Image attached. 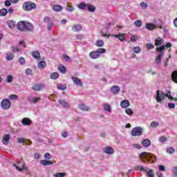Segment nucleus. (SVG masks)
<instances>
[{
    "mask_svg": "<svg viewBox=\"0 0 177 177\" xmlns=\"http://www.w3.org/2000/svg\"><path fill=\"white\" fill-rule=\"evenodd\" d=\"M17 28L22 32H30L34 30V26L27 21H20L17 24Z\"/></svg>",
    "mask_w": 177,
    "mask_h": 177,
    "instance_id": "obj_1",
    "label": "nucleus"
},
{
    "mask_svg": "<svg viewBox=\"0 0 177 177\" xmlns=\"http://www.w3.org/2000/svg\"><path fill=\"white\" fill-rule=\"evenodd\" d=\"M165 97H168L169 100H174V97L171 95V91H168L167 93L160 91V90L156 91V101L158 103H162V100H164Z\"/></svg>",
    "mask_w": 177,
    "mask_h": 177,
    "instance_id": "obj_2",
    "label": "nucleus"
},
{
    "mask_svg": "<svg viewBox=\"0 0 177 177\" xmlns=\"http://www.w3.org/2000/svg\"><path fill=\"white\" fill-rule=\"evenodd\" d=\"M156 50L158 53V55L156 56L155 59V62L156 63V64H160V62L162 59V56H164V52H165V46L157 47L156 48Z\"/></svg>",
    "mask_w": 177,
    "mask_h": 177,
    "instance_id": "obj_3",
    "label": "nucleus"
},
{
    "mask_svg": "<svg viewBox=\"0 0 177 177\" xmlns=\"http://www.w3.org/2000/svg\"><path fill=\"white\" fill-rule=\"evenodd\" d=\"M140 158H141L142 161H143V160H147V161H150V160H151L152 162L157 160V156L147 152L141 153L140 155Z\"/></svg>",
    "mask_w": 177,
    "mask_h": 177,
    "instance_id": "obj_4",
    "label": "nucleus"
},
{
    "mask_svg": "<svg viewBox=\"0 0 177 177\" xmlns=\"http://www.w3.org/2000/svg\"><path fill=\"white\" fill-rule=\"evenodd\" d=\"M102 53H106V49L98 48V49H97V50L91 51L89 53V57L93 59H99V57H100V55H102Z\"/></svg>",
    "mask_w": 177,
    "mask_h": 177,
    "instance_id": "obj_5",
    "label": "nucleus"
},
{
    "mask_svg": "<svg viewBox=\"0 0 177 177\" xmlns=\"http://www.w3.org/2000/svg\"><path fill=\"white\" fill-rule=\"evenodd\" d=\"M35 8H37V4L32 1H28L23 3V9L24 10H26V12L32 10V9H35Z\"/></svg>",
    "mask_w": 177,
    "mask_h": 177,
    "instance_id": "obj_6",
    "label": "nucleus"
},
{
    "mask_svg": "<svg viewBox=\"0 0 177 177\" xmlns=\"http://www.w3.org/2000/svg\"><path fill=\"white\" fill-rule=\"evenodd\" d=\"M143 135V128L141 127H134L131 130V136H142Z\"/></svg>",
    "mask_w": 177,
    "mask_h": 177,
    "instance_id": "obj_7",
    "label": "nucleus"
},
{
    "mask_svg": "<svg viewBox=\"0 0 177 177\" xmlns=\"http://www.w3.org/2000/svg\"><path fill=\"white\" fill-rule=\"evenodd\" d=\"M10 106H12V103L8 99H4L1 102V106L3 110L10 109Z\"/></svg>",
    "mask_w": 177,
    "mask_h": 177,
    "instance_id": "obj_8",
    "label": "nucleus"
},
{
    "mask_svg": "<svg viewBox=\"0 0 177 177\" xmlns=\"http://www.w3.org/2000/svg\"><path fill=\"white\" fill-rule=\"evenodd\" d=\"M139 169L142 172H147L149 177H154V171L153 169H149L143 166H140Z\"/></svg>",
    "mask_w": 177,
    "mask_h": 177,
    "instance_id": "obj_9",
    "label": "nucleus"
},
{
    "mask_svg": "<svg viewBox=\"0 0 177 177\" xmlns=\"http://www.w3.org/2000/svg\"><path fill=\"white\" fill-rule=\"evenodd\" d=\"M14 167L19 171H24L26 169V163L23 161L18 162V165L14 163Z\"/></svg>",
    "mask_w": 177,
    "mask_h": 177,
    "instance_id": "obj_10",
    "label": "nucleus"
},
{
    "mask_svg": "<svg viewBox=\"0 0 177 177\" xmlns=\"http://www.w3.org/2000/svg\"><path fill=\"white\" fill-rule=\"evenodd\" d=\"M45 88V85L41 84H36L32 86V91H35L36 92H39V91H42Z\"/></svg>",
    "mask_w": 177,
    "mask_h": 177,
    "instance_id": "obj_11",
    "label": "nucleus"
},
{
    "mask_svg": "<svg viewBox=\"0 0 177 177\" xmlns=\"http://www.w3.org/2000/svg\"><path fill=\"white\" fill-rule=\"evenodd\" d=\"M111 37H114L115 38H118L119 41H125L127 39V37L124 33H119L118 35H112Z\"/></svg>",
    "mask_w": 177,
    "mask_h": 177,
    "instance_id": "obj_12",
    "label": "nucleus"
},
{
    "mask_svg": "<svg viewBox=\"0 0 177 177\" xmlns=\"http://www.w3.org/2000/svg\"><path fill=\"white\" fill-rule=\"evenodd\" d=\"M129 106H131V103H129V101L127 100H124L120 102V106L122 109H127V107H129Z\"/></svg>",
    "mask_w": 177,
    "mask_h": 177,
    "instance_id": "obj_13",
    "label": "nucleus"
},
{
    "mask_svg": "<svg viewBox=\"0 0 177 177\" xmlns=\"http://www.w3.org/2000/svg\"><path fill=\"white\" fill-rule=\"evenodd\" d=\"M104 153H106V154H114V149L111 147H105L104 149Z\"/></svg>",
    "mask_w": 177,
    "mask_h": 177,
    "instance_id": "obj_14",
    "label": "nucleus"
},
{
    "mask_svg": "<svg viewBox=\"0 0 177 177\" xmlns=\"http://www.w3.org/2000/svg\"><path fill=\"white\" fill-rule=\"evenodd\" d=\"M120 91H121V88L118 86H113L111 88V93H113V95H117Z\"/></svg>",
    "mask_w": 177,
    "mask_h": 177,
    "instance_id": "obj_15",
    "label": "nucleus"
},
{
    "mask_svg": "<svg viewBox=\"0 0 177 177\" xmlns=\"http://www.w3.org/2000/svg\"><path fill=\"white\" fill-rule=\"evenodd\" d=\"M72 30L73 31H75L76 32H79L80 31H82V26H81L80 24H75L73 27H72Z\"/></svg>",
    "mask_w": 177,
    "mask_h": 177,
    "instance_id": "obj_16",
    "label": "nucleus"
},
{
    "mask_svg": "<svg viewBox=\"0 0 177 177\" xmlns=\"http://www.w3.org/2000/svg\"><path fill=\"white\" fill-rule=\"evenodd\" d=\"M31 55L33 59H36V60H39V59H41V54L37 50L32 51Z\"/></svg>",
    "mask_w": 177,
    "mask_h": 177,
    "instance_id": "obj_17",
    "label": "nucleus"
},
{
    "mask_svg": "<svg viewBox=\"0 0 177 177\" xmlns=\"http://www.w3.org/2000/svg\"><path fill=\"white\" fill-rule=\"evenodd\" d=\"M53 10L55 12H62L63 10V6H62L59 4H54L53 6Z\"/></svg>",
    "mask_w": 177,
    "mask_h": 177,
    "instance_id": "obj_18",
    "label": "nucleus"
},
{
    "mask_svg": "<svg viewBox=\"0 0 177 177\" xmlns=\"http://www.w3.org/2000/svg\"><path fill=\"white\" fill-rule=\"evenodd\" d=\"M72 80L77 85V86H82V82H81V79L77 77H72Z\"/></svg>",
    "mask_w": 177,
    "mask_h": 177,
    "instance_id": "obj_19",
    "label": "nucleus"
},
{
    "mask_svg": "<svg viewBox=\"0 0 177 177\" xmlns=\"http://www.w3.org/2000/svg\"><path fill=\"white\" fill-rule=\"evenodd\" d=\"M145 27L147 30H156V28H157V25L153 24L147 23Z\"/></svg>",
    "mask_w": 177,
    "mask_h": 177,
    "instance_id": "obj_20",
    "label": "nucleus"
},
{
    "mask_svg": "<svg viewBox=\"0 0 177 177\" xmlns=\"http://www.w3.org/2000/svg\"><path fill=\"white\" fill-rule=\"evenodd\" d=\"M32 122L28 118H24L21 120V123L23 124V125L28 126L32 124Z\"/></svg>",
    "mask_w": 177,
    "mask_h": 177,
    "instance_id": "obj_21",
    "label": "nucleus"
},
{
    "mask_svg": "<svg viewBox=\"0 0 177 177\" xmlns=\"http://www.w3.org/2000/svg\"><path fill=\"white\" fill-rule=\"evenodd\" d=\"M78 107H79L80 110H82V111H89V106H88L84 104H79Z\"/></svg>",
    "mask_w": 177,
    "mask_h": 177,
    "instance_id": "obj_22",
    "label": "nucleus"
},
{
    "mask_svg": "<svg viewBox=\"0 0 177 177\" xmlns=\"http://www.w3.org/2000/svg\"><path fill=\"white\" fill-rule=\"evenodd\" d=\"M10 140V135L9 134H6L3 137V145H8V142Z\"/></svg>",
    "mask_w": 177,
    "mask_h": 177,
    "instance_id": "obj_23",
    "label": "nucleus"
},
{
    "mask_svg": "<svg viewBox=\"0 0 177 177\" xmlns=\"http://www.w3.org/2000/svg\"><path fill=\"white\" fill-rule=\"evenodd\" d=\"M162 42H164V39H162V38L160 37H158L155 39V46H160Z\"/></svg>",
    "mask_w": 177,
    "mask_h": 177,
    "instance_id": "obj_24",
    "label": "nucleus"
},
{
    "mask_svg": "<svg viewBox=\"0 0 177 177\" xmlns=\"http://www.w3.org/2000/svg\"><path fill=\"white\" fill-rule=\"evenodd\" d=\"M142 145L145 147H149L151 145V142L149 139H145L144 140H142Z\"/></svg>",
    "mask_w": 177,
    "mask_h": 177,
    "instance_id": "obj_25",
    "label": "nucleus"
},
{
    "mask_svg": "<svg viewBox=\"0 0 177 177\" xmlns=\"http://www.w3.org/2000/svg\"><path fill=\"white\" fill-rule=\"evenodd\" d=\"M40 164H41V165H52V164H53V162L50 161V160H40Z\"/></svg>",
    "mask_w": 177,
    "mask_h": 177,
    "instance_id": "obj_26",
    "label": "nucleus"
},
{
    "mask_svg": "<svg viewBox=\"0 0 177 177\" xmlns=\"http://www.w3.org/2000/svg\"><path fill=\"white\" fill-rule=\"evenodd\" d=\"M171 80L173 82H175V84H177V71H174L171 73Z\"/></svg>",
    "mask_w": 177,
    "mask_h": 177,
    "instance_id": "obj_27",
    "label": "nucleus"
},
{
    "mask_svg": "<svg viewBox=\"0 0 177 177\" xmlns=\"http://www.w3.org/2000/svg\"><path fill=\"white\" fill-rule=\"evenodd\" d=\"M7 24H8L9 28H11V29H13V28H15V27H16V21H15L13 20L9 21Z\"/></svg>",
    "mask_w": 177,
    "mask_h": 177,
    "instance_id": "obj_28",
    "label": "nucleus"
},
{
    "mask_svg": "<svg viewBox=\"0 0 177 177\" xmlns=\"http://www.w3.org/2000/svg\"><path fill=\"white\" fill-rule=\"evenodd\" d=\"M38 67L40 70H44L46 67V62L45 61H41L38 64Z\"/></svg>",
    "mask_w": 177,
    "mask_h": 177,
    "instance_id": "obj_29",
    "label": "nucleus"
},
{
    "mask_svg": "<svg viewBox=\"0 0 177 177\" xmlns=\"http://www.w3.org/2000/svg\"><path fill=\"white\" fill-rule=\"evenodd\" d=\"M58 70H59L60 73H62V74H66V73H67V70L66 69V66H64L63 65H59L58 66Z\"/></svg>",
    "mask_w": 177,
    "mask_h": 177,
    "instance_id": "obj_30",
    "label": "nucleus"
},
{
    "mask_svg": "<svg viewBox=\"0 0 177 177\" xmlns=\"http://www.w3.org/2000/svg\"><path fill=\"white\" fill-rule=\"evenodd\" d=\"M8 15V10L6 8H3L0 10V16L3 17Z\"/></svg>",
    "mask_w": 177,
    "mask_h": 177,
    "instance_id": "obj_31",
    "label": "nucleus"
},
{
    "mask_svg": "<svg viewBox=\"0 0 177 177\" xmlns=\"http://www.w3.org/2000/svg\"><path fill=\"white\" fill-rule=\"evenodd\" d=\"M104 110L105 111H108V113H110L111 111V106H110V104H104L103 105Z\"/></svg>",
    "mask_w": 177,
    "mask_h": 177,
    "instance_id": "obj_32",
    "label": "nucleus"
},
{
    "mask_svg": "<svg viewBox=\"0 0 177 177\" xmlns=\"http://www.w3.org/2000/svg\"><path fill=\"white\" fill-rule=\"evenodd\" d=\"M96 46L98 48H102L104 45V41L103 40H97L95 42Z\"/></svg>",
    "mask_w": 177,
    "mask_h": 177,
    "instance_id": "obj_33",
    "label": "nucleus"
},
{
    "mask_svg": "<svg viewBox=\"0 0 177 177\" xmlns=\"http://www.w3.org/2000/svg\"><path fill=\"white\" fill-rule=\"evenodd\" d=\"M57 88L59 91H66V89H67V86L59 84L57 85Z\"/></svg>",
    "mask_w": 177,
    "mask_h": 177,
    "instance_id": "obj_34",
    "label": "nucleus"
},
{
    "mask_svg": "<svg viewBox=\"0 0 177 177\" xmlns=\"http://www.w3.org/2000/svg\"><path fill=\"white\" fill-rule=\"evenodd\" d=\"M59 104H61V106H63L64 107H68V104L64 100H59Z\"/></svg>",
    "mask_w": 177,
    "mask_h": 177,
    "instance_id": "obj_35",
    "label": "nucleus"
},
{
    "mask_svg": "<svg viewBox=\"0 0 177 177\" xmlns=\"http://www.w3.org/2000/svg\"><path fill=\"white\" fill-rule=\"evenodd\" d=\"M50 78L51 80H57L59 78V73H53L50 75Z\"/></svg>",
    "mask_w": 177,
    "mask_h": 177,
    "instance_id": "obj_36",
    "label": "nucleus"
},
{
    "mask_svg": "<svg viewBox=\"0 0 177 177\" xmlns=\"http://www.w3.org/2000/svg\"><path fill=\"white\" fill-rule=\"evenodd\" d=\"M133 53H140V52H142V48H140V47L139 46H134L133 48Z\"/></svg>",
    "mask_w": 177,
    "mask_h": 177,
    "instance_id": "obj_37",
    "label": "nucleus"
},
{
    "mask_svg": "<svg viewBox=\"0 0 177 177\" xmlns=\"http://www.w3.org/2000/svg\"><path fill=\"white\" fill-rule=\"evenodd\" d=\"M86 6L89 12H95V10H96V7H95L94 6H92L91 4H87Z\"/></svg>",
    "mask_w": 177,
    "mask_h": 177,
    "instance_id": "obj_38",
    "label": "nucleus"
},
{
    "mask_svg": "<svg viewBox=\"0 0 177 177\" xmlns=\"http://www.w3.org/2000/svg\"><path fill=\"white\" fill-rule=\"evenodd\" d=\"M134 25L136 26V27H142V26H143V22H142V21L140 20H136L135 22H134Z\"/></svg>",
    "mask_w": 177,
    "mask_h": 177,
    "instance_id": "obj_39",
    "label": "nucleus"
},
{
    "mask_svg": "<svg viewBox=\"0 0 177 177\" xmlns=\"http://www.w3.org/2000/svg\"><path fill=\"white\" fill-rule=\"evenodd\" d=\"M14 57H15V56L12 53L6 54V59L8 61L13 60Z\"/></svg>",
    "mask_w": 177,
    "mask_h": 177,
    "instance_id": "obj_40",
    "label": "nucleus"
},
{
    "mask_svg": "<svg viewBox=\"0 0 177 177\" xmlns=\"http://www.w3.org/2000/svg\"><path fill=\"white\" fill-rule=\"evenodd\" d=\"M166 151L169 154H174V153H175V149H174V147H171L167 148L166 149Z\"/></svg>",
    "mask_w": 177,
    "mask_h": 177,
    "instance_id": "obj_41",
    "label": "nucleus"
},
{
    "mask_svg": "<svg viewBox=\"0 0 177 177\" xmlns=\"http://www.w3.org/2000/svg\"><path fill=\"white\" fill-rule=\"evenodd\" d=\"M158 125H160V123H158V122H156V121H153V122H151V124H150L151 128H157L158 127Z\"/></svg>",
    "mask_w": 177,
    "mask_h": 177,
    "instance_id": "obj_42",
    "label": "nucleus"
},
{
    "mask_svg": "<svg viewBox=\"0 0 177 177\" xmlns=\"http://www.w3.org/2000/svg\"><path fill=\"white\" fill-rule=\"evenodd\" d=\"M86 6H87V5H86L85 3H80L78 5L77 8H78L79 9H81L82 10H84V9H85V8H86Z\"/></svg>",
    "mask_w": 177,
    "mask_h": 177,
    "instance_id": "obj_43",
    "label": "nucleus"
},
{
    "mask_svg": "<svg viewBox=\"0 0 177 177\" xmlns=\"http://www.w3.org/2000/svg\"><path fill=\"white\" fill-rule=\"evenodd\" d=\"M146 48L148 49V50H150L151 49H154V45L151 43H148L146 44Z\"/></svg>",
    "mask_w": 177,
    "mask_h": 177,
    "instance_id": "obj_44",
    "label": "nucleus"
},
{
    "mask_svg": "<svg viewBox=\"0 0 177 177\" xmlns=\"http://www.w3.org/2000/svg\"><path fill=\"white\" fill-rule=\"evenodd\" d=\"M168 140V138H167V137L162 136L160 137L159 138V141L162 142V143H165V142H167Z\"/></svg>",
    "mask_w": 177,
    "mask_h": 177,
    "instance_id": "obj_45",
    "label": "nucleus"
},
{
    "mask_svg": "<svg viewBox=\"0 0 177 177\" xmlns=\"http://www.w3.org/2000/svg\"><path fill=\"white\" fill-rule=\"evenodd\" d=\"M66 10L67 12H74V7H73V6L68 5Z\"/></svg>",
    "mask_w": 177,
    "mask_h": 177,
    "instance_id": "obj_46",
    "label": "nucleus"
},
{
    "mask_svg": "<svg viewBox=\"0 0 177 177\" xmlns=\"http://www.w3.org/2000/svg\"><path fill=\"white\" fill-rule=\"evenodd\" d=\"M125 113L128 114L129 115H132V114H133V111L131 109H126Z\"/></svg>",
    "mask_w": 177,
    "mask_h": 177,
    "instance_id": "obj_47",
    "label": "nucleus"
},
{
    "mask_svg": "<svg viewBox=\"0 0 177 177\" xmlns=\"http://www.w3.org/2000/svg\"><path fill=\"white\" fill-rule=\"evenodd\" d=\"M19 63H20V64H21V65L26 64V59H24V57H19Z\"/></svg>",
    "mask_w": 177,
    "mask_h": 177,
    "instance_id": "obj_48",
    "label": "nucleus"
},
{
    "mask_svg": "<svg viewBox=\"0 0 177 177\" xmlns=\"http://www.w3.org/2000/svg\"><path fill=\"white\" fill-rule=\"evenodd\" d=\"M25 73L27 75H32V70L31 68H27Z\"/></svg>",
    "mask_w": 177,
    "mask_h": 177,
    "instance_id": "obj_49",
    "label": "nucleus"
},
{
    "mask_svg": "<svg viewBox=\"0 0 177 177\" xmlns=\"http://www.w3.org/2000/svg\"><path fill=\"white\" fill-rule=\"evenodd\" d=\"M39 100H41V98L37 97L33 98V99L30 101V103L35 104V103H37L38 101H39Z\"/></svg>",
    "mask_w": 177,
    "mask_h": 177,
    "instance_id": "obj_50",
    "label": "nucleus"
},
{
    "mask_svg": "<svg viewBox=\"0 0 177 177\" xmlns=\"http://www.w3.org/2000/svg\"><path fill=\"white\" fill-rule=\"evenodd\" d=\"M55 177H64L66 176V173H58L54 175Z\"/></svg>",
    "mask_w": 177,
    "mask_h": 177,
    "instance_id": "obj_51",
    "label": "nucleus"
},
{
    "mask_svg": "<svg viewBox=\"0 0 177 177\" xmlns=\"http://www.w3.org/2000/svg\"><path fill=\"white\" fill-rule=\"evenodd\" d=\"M131 42H136L138 41V36H131L130 38Z\"/></svg>",
    "mask_w": 177,
    "mask_h": 177,
    "instance_id": "obj_52",
    "label": "nucleus"
},
{
    "mask_svg": "<svg viewBox=\"0 0 177 177\" xmlns=\"http://www.w3.org/2000/svg\"><path fill=\"white\" fill-rule=\"evenodd\" d=\"M9 99L10 100H16V99H17V95H15V94H12V95L9 96Z\"/></svg>",
    "mask_w": 177,
    "mask_h": 177,
    "instance_id": "obj_53",
    "label": "nucleus"
},
{
    "mask_svg": "<svg viewBox=\"0 0 177 177\" xmlns=\"http://www.w3.org/2000/svg\"><path fill=\"white\" fill-rule=\"evenodd\" d=\"M12 81H13V77L12 75H8L7 77V82L8 84H10V82H12Z\"/></svg>",
    "mask_w": 177,
    "mask_h": 177,
    "instance_id": "obj_54",
    "label": "nucleus"
},
{
    "mask_svg": "<svg viewBox=\"0 0 177 177\" xmlns=\"http://www.w3.org/2000/svg\"><path fill=\"white\" fill-rule=\"evenodd\" d=\"M140 6L142 8V9H146L149 6L145 2H141Z\"/></svg>",
    "mask_w": 177,
    "mask_h": 177,
    "instance_id": "obj_55",
    "label": "nucleus"
},
{
    "mask_svg": "<svg viewBox=\"0 0 177 177\" xmlns=\"http://www.w3.org/2000/svg\"><path fill=\"white\" fill-rule=\"evenodd\" d=\"M76 39H84V35L78 34L75 35Z\"/></svg>",
    "mask_w": 177,
    "mask_h": 177,
    "instance_id": "obj_56",
    "label": "nucleus"
},
{
    "mask_svg": "<svg viewBox=\"0 0 177 177\" xmlns=\"http://www.w3.org/2000/svg\"><path fill=\"white\" fill-rule=\"evenodd\" d=\"M51 157L52 156H50V153H46L44 154V158H46L47 160H50Z\"/></svg>",
    "mask_w": 177,
    "mask_h": 177,
    "instance_id": "obj_57",
    "label": "nucleus"
},
{
    "mask_svg": "<svg viewBox=\"0 0 177 177\" xmlns=\"http://www.w3.org/2000/svg\"><path fill=\"white\" fill-rule=\"evenodd\" d=\"M4 5H5V6H7L8 8H9V6H10L12 5V3H10V1L6 0L4 2Z\"/></svg>",
    "mask_w": 177,
    "mask_h": 177,
    "instance_id": "obj_58",
    "label": "nucleus"
},
{
    "mask_svg": "<svg viewBox=\"0 0 177 177\" xmlns=\"http://www.w3.org/2000/svg\"><path fill=\"white\" fill-rule=\"evenodd\" d=\"M19 45H21V46H23V48L27 47V45H26V41H19Z\"/></svg>",
    "mask_w": 177,
    "mask_h": 177,
    "instance_id": "obj_59",
    "label": "nucleus"
},
{
    "mask_svg": "<svg viewBox=\"0 0 177 177\" xmlns=\"http://www.w3.org/2000/svg\"><path fill=\"white\" fill-rule=\"evenodd\" d=\"M25 142H26V140L24 138H17L18 143H24Z\"/></svg>",
    "mask_w": 177,
    "mask_h": 177,
    "instance_id": "obj_60",
    "label": "nucleus"
},
{
    "mask_svg": "<svg viewBox=\"0 0 177 177\" xmlns=\"http://www.w3.org/2000/svg\"><path fill=\"white\" fill-rule=\"evenodd\" d=\"M64 59L66 60V62H70V57L66 54L63 56Z\"/></svg>",
    "mask_w": 177,
    "mask_h": 177,
    "instance_id": "obj_61",
    "label": "nucleus"
},
{
    "mask_svg": "<svg viewBox=\"0 0 177 177\" xmlns=\"http://www.w3.org/2000/svg\"><path fill=\"white\" fill-rule=\"evenodd\" d=\"M173 174L175 177H177V167L173 168Z\"/></svg>",
    "mask_w": 177,
    "mask_h": 177,
    "instance_id": "obj_62",
    "label": "nucleus"
},
{
    "mask_svg": "<svg viewBox=\"0 0 177 177\" xmlns=\"http://www.w3.org/2000/svg\"><path fill=\"white\" fill-rule=\"evenodd\" d=\"M133 147H134V149H142V146H140V145L139 144H134L133 145Z\"/></svg>",
    "mask_w": 177,
    "mask_h": 177,
    "instance_id": "obj_63",
    "label": "nucleus"
},
{
    "mask_svg": "<svg viewBox=\"0 0 177 177\" xmlns=\"http://www.w3.org/2000/svg\"><path fill=\"white\" fill-rule=\"evenodd\" d=\"M167 106L169 109H175V104L174 103H169Z\"/></svg>",
    "mask_w": 177,
    "mask_h": 177,
    "instance_id": "obj_64",
    "label": "nucleus"
}]
</instances>
